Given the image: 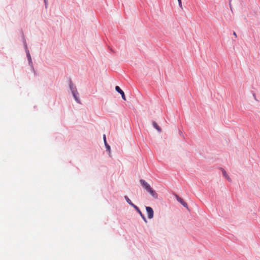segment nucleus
Wrapping results in <instances>:
<instances>
[{
	"mask_svg": "<svg viewBox=\"0 0 260 260\" xmlns=\"http://www.w3.org/2000/svg\"><path fill=\"white\" fill-rule=\"evenodd\" d=\"M146 210L148 214V217L149 219H152L153 217V210L150 207H146Z\"/></svg>",
	"mask_w": 260,
	"mask_h": 260,
	"instance_id": "obj_2",
	"label": "nucleus"
},
{
	"mask_svg": "<svg viewBox=\"0 0 260 260\" xmlns=\"http://www.w3.org/2000/svg\"><path fill=\"white\" fill-rule=\"evenodd\" d=\"M140 183L143 188L145 189L153 199H157L158 198L157 193L151 187L150 185L144 179H140Z\"/></svg>",
	"mask_w": 260,
	"mask_h": 260,
	"instance_id": "obj_1",
	"label": "nucleus"
},
{
	"mask_svg": "<svg viewBox=\"0 0 260 260\" xmlns=\"http://www.w3.org/2000/svg\"><path fill=\"white\" fill-rule=\"evenodd\" d=\"M222 173L223 177H224L225 178H226L229 181H230V182L232 181L231 178L229 176L228 173L224 170H223V169L222 170Z\"/></svg>",
	"mask_w": 260,
	"mask_h": 260,
	"instance_id": "obj_6",
	"label": "nucleus"
},
{
	"mask_svg": "<svg viewBox=\"0 0 260 260\" xmlns=\"http://www.w3.org/2000/svg\"><path fill=\"white\" fill-rule=\"evenodd\" d=\"M73 94V95L75 100V101L78 103H80V101L78 98V92H74V93H72Z\"/></svg>",
	"mask_w": 260,
	"mask_h": 260,
	"instance_id": "obj_8",
	"label": "nucleus"
},
{
	"mask_svg": "<svg viewBox=\"0 0 260 260\" xmlns=\"http://www.w3.org/2000/svg\"><path fill=\"white\" fill-rule=\"evenodd\" d=\"M178 5H179V7L180 8L182 9L183 7H182L181 0H178Z\"/></svg>",
	"mask_w": 260,
	"mask_h": 260,
	"instance_id": "obj_13",
	"label": "nucleus"
},
{
	"mask_svg": "<svg viewBox=\"0 0 260 260\" xmlns=\"http://www.w3.org/2000/svg\"><path fill=\"white\" fill-rule=\"evenodd\" d=\"M103 139H104V144H105V145L107 150L109 152V153H110L111 148H110V146L107 143L105 135H104Z\"/></svg>",
	"mask_w": 260,
	"mask_h": 260,
	"instance_id": "obj_5",
	"label": "nucleus"
},
{
	"mask_svg": "<svg viewBox=\"0 0 260 260\" xmlns=\"http://www.w3.org/2000/svg\"><path fill=\"white\" fill-rule=\"evenodd\" d=\"M115 90L117 92L119 93L121 95L122 99L123 100L125 101L126 97L123 90H121V88L118 86H116L115 87Z\"/></svg>",
	"mask_w": 260,
	"mask_h": 260,
	"instance_id": "obj_3",
	"label": "nucleus"
},
{
	"mask_svg": "<svg viewBox=\"0 0 260 260\" xmlns=\"http://www.w3.org/2000/svg\"><path fill=\"white\" fill-rule=\"evenodd\" d=\"M70 89L71 90L72 93H74V92L77 91L76 87L74 86L72 83L70 84Z\"/></svg>",
	"mask_w": 260,
	"mask_h": 260,
	"instance_id": "obj_11",
	"label": "nucleus"
},
{
	"mask_svg": "<svg viewBox=\"0 0 260 260\" xmlns=\"http://www.w3.org/2000/svg\"><path fill=\"white\" fill-rule=\"evenodd\" d=\"M175 197L177 199V200L185 208H187V204H186V202H185L183 200L180 198L179 196H178L177 195H175Z\"/></svg>",
	"mask_w": 260,
	"mask_h": 260,
	"instance_id": "obj_4",
	"label": "nucleus"
},
{
	"mask_svg": "<svg viewBox=\"0 0 260 260\" xmlns=\"http://www.w3.org/2000/svg\"><path fill=\"white\" fill-rule=\"evenodd\" d=\"M233 35L235 37V38H237V34L235 32H233Z\"/></svg>",
	"mask_w": 260,
	"mask_h": 260,
	"instance_id": "obj_15",
	"label": "nucleus"
},
{
	"mask_svg": "<svg viewBox=\"0 0 260 260\" xmlns=\"http://www.w3.org/2000/svg\"><path fill=\"white\" fill-rule=\"evenodd\" d=\"M134 209L137 211V212L139 214V215L141 216V217H143V216H144L143 213H142V212L140 211V210L139 209V208L136 206H135V207L134 208Z\"/></svg>",
	"mask_w": 260,
	"mask_h": 260,
	"instance_id": "obj_12",
	"label": "nucleus"
},
{
	"mask_svg": "<svg viewBox=\"0 0 260 260\" xmlns=\"http://www.w3.org/2000/svg\"><path fill=\"white\" fill-rule=\"evenodd\" d=\"M25 48H26V54H27V59L30 63H31V58L30 55V53L29 52V51L27 49V46L25 45Z\"/></svg>",
	"mask_w": 260,
	"mask_h": 260,
	"instance_id": "obj_9",
	"label": "nucleus"
},
{
	"mask_svg": "<svg viewBox=\"0 0 260 260\" xmlns=\"http://www.w3.org/2000/svg\"><path fill=\"white\" fill-rule=\"evenodd\" d=\"M152 125H153V126H154V127L156 129H157V131L158 132H161V128H160V127L157 125V124L155 122L153 121V122H152Z\"/></svg>",
	"mask_w": 260,
	"mask_h": 260,
	"instance_id": "obj_10",
	"label": "nucleus"
},
{
	"mask_svg": "<svg viewBox=\"0 0 260 260\" xmlns=\"http://www.w3.org/2000/svg\"><path fill=\"white\" fill-rule=\"evenodd\" d=\"M144 221L146 223L147 222L145 217L144 216L143 217H142Z\"/></svg>",
	"mask_w": 260,
	"mask_h": 260,
	"instance_id": "obj_14",
	"label": "nucleus"
},
{
	"mask_svg": "<svg viewBox=\"0 0 260 260\" xmlns=\"http://www.w3.org/2000/svg\"><path fill=\"white\" fill-rule=\"evenodd\" d=\"M44 3H45V4L46 5H47V0H44Z\"/></svg>",
	"mask_w": 260,
	"mask_h": 260,
	"instance_id": "obj_16",
	"label": "nucleus"
},
{
	"mask_svg": "<svg viewBox=\"0 0 260 260\" xmlns=\"http://www.w3.org/2000/svg\"><path fill=\"white\" fill-rule=\"evenodd\" d=\"M124 199L125 200H126V201L127 202V203L129 205H131L132 207H133L134 208L135 207V206H136V205H135V204H134L132 201H131V200L128 198V197L126 196H125L124 197Z\"/></svg>",
	"mask_w": 260,
	"mask_h": 260,
	"instance_id": "obj_7",
	"label": "nucleus"
}]
</instances>
